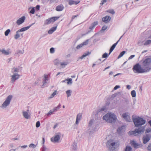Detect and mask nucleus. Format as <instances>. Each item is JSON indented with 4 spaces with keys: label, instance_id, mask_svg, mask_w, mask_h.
<instances>
[{
    "label": "nucleus",
    "instance_id": "f257e3e1",
    "mask_svg": "<svg viewBox=\"0 0 151 151\" xmlns=\"http://www.w3.org/2000/svg\"><path fill=\"white\" fill-rule=\"evenodd\" d=\"M142 66L147 72L151 70V58L146 57L142 62Z\"/></svg>",
    "mask_w": 151,
    "mask_h": 151
},
{
    "label": "nucleus",
    "instance_id": "f03ea898",
    "mask_svg": "<svg viewBox=\"0 0 151 151\" xmlns=\"http://www.w3.org/2000/svg\"><path fill=\"white\" fill-rule=\"evenodd\" d=\"M116 119V116L111 113L106 114L103 117L104 120H105L107 122L109 123H112Z\"/></svg>",
    "mask_w": 151,
    "mask_h": 151
},
{
    "label": "nucleus",
    "instance_id": "7ed1b4c3",
    "mask_svg": "<svg viewBox=\"0 0 151 151\" xmlns=\"http://www.w3.org/2000/svg\"><path fill=\"white\" fill-rule=\"evenodd\" d=\"M133 121L136 127H138L144 124L145 123V120L142 118L139 117L133 118Z\"/></svg>",
    "mask_w": 151,
    "mask_h": 151
},
{
    "label": "nucleus",
    "instance_id": "20e7f679",
    "mask_svg": "<svg viewBox=\"0 0 151 151\" xmlns=\"http://www.w3.org/2000/svg\"><path fill=\"white\" fill-rule=\"evenodd\" d=\"M133 70L135 73H142L147 72L144 68H142L139 63H137L133 68Z\"/></svg>",
    "mask_w": 151,
    "mask_h": 151
},
{
    "label": "nucleus",
    "instance_id": "39448f33",
    "mask_svg": "<svg viewBox=\"0 0 151 151\" xmlns=\"http://www.w3.org/2000/svg\"><path fill=\"white\" fill-rule=\"evenodd\" d=\"M106 146L111 151H113L116 147H118L119 144L113 142L112 140H110L107 141L106 143Z\"/></svg>",
    "mask_w": 151,
    "mask_h": 151
},
{
    "label": "nucleus",
    "instance_id": "423d86ee",
    "mask_svg": "<svg viewBox=\"0 0 151 151\" xmlns=\"http://www.w3.org/2000/svg\"><path fill=\"white\" fill-rule=\"evenodd\" d=\"M144 132V130L141 128L136 129L134 131H130L128 132L129 135L136 136Z\"/></svg>",
    "mask_w": 151,
    "mask_h": 151
},
{
    "label": "nucleus",
    "instance_id": "0eeeda50",
    "mask_svg": "<svg viewBox=\"0 0 151 151\" xmlns=\"http://www.w3.org/2000/svg\"><path fill=\"white\" fill-rule=\"evenodd\" d=\"M12 98V96L9 95L7 97L6 99L4 102L1 106L2 108H4L6 107L9 105Z\"/></svg>",
    "mask_w": 151,
    "mask_h": 151
},
{
    "label": "nucleus",
    "instance_id": "6e6552de",
    "mask_svg": "<svg viewBox=\"0 0 151 151\" xmlns=\"http://www.w3.org/2000/svg\"><path fill=\"white\" fill-rule=\"evenodd\" d=\"M28 29H20L18 30L16 32V34L14 36V38L16 39H17L19 38L20 35L22 36V34L20 32H22Z\"/></svg>",
    "mask_w": 151,
    "mask_h": 151
},
{
    "label": "nucleus",
    "instance_id": "1a4fd4ad",
    "mask_svg": "<svg viewBox=\"0 0 151 151\" xmlns=\"http://www.w3.org/2000/svg\"><path fill=\"white\" fill-rule=\"evenodd\" d=\"M25 19L26 17L24 16H23L19 18L16 22L17 25H19L22 24L24 22Z\"/></svg>",
    "mask_w": 151,
    "mask_h": 151
},
{
    "label": "nucleus",
    "instance_id": "9d476101",
    "mask_svg": "<svg viewBox=\"0 0 151 151\" xmlns=\"http://www.w3.org/2000/svg\"><path fill=\"white\" fill-rule=\"evenodd\" d=\"M60 138V137L59 135H57L55 136L52 137L51 138V140L52 142H57Z\"/></svg>",
    "mask_w": 151,
    "mask_h": 151
},
{
    "label": "nucleus",
    "instance_id": "9b49d317",
    "mask_svg": "<svg viewBox=\"0 0 151 151\" xmlns=\"http://www.w3.org/2000/svg\"><path fill=\"white\" fill-rule=\"evenodd\" d=\"M130 144L132 146H133L135 148H138L141 147V145L136 143V142L134 140L130 141Z\"/></svg>",
    "mask_w": 151,
    "mask_h": 151
},
{
    "label": "nucleus",
    "instance_id": "f8f14e48",
    "mask_svg": "<svg viewBox=\"0 0 151 151\" xmlns=\"http://www.w3.org/2000/svg\"><path fill=\"white\" fill-rule=\"evenodd\" d=\"M122 116L127 121L129 122L131 121V119L129 116L128 115V113L124 114Z\"/></svg>",
    "mask_w": 151,
    "mask_h": 151
},
{
    "label": "nucleus",
    "instance_id": "ddd939ff",
    "mask_svg": "<svg viewBox=\"0 0 151 151\" xmlns=\"http://www.w3.org/2000/svg\"><path fill=\"white\" fill-rule=\"evenodd\" d=\"M111 19V17L108 16H106L103 17L102 19V21L105 23L109 22Z\"/></svg>",
    "mask_w": 151,
    "mask_h": 151
},
{
    "label": "nucleus",
    "instance_id": "4468645a",
    "mask_svg": "<svg viewBox=\"0 0 151 151\" xmlns=\"http://www.w3.org/2000/svg\"><path fill=\"white\" fill-rule=\"evenodd\" d=\"M150 135L147 134L143 138V143L144 144L147 143L150 139Z\"/></svg>",
    "mask_w": 151,
    "mask_h": 151
},
{
    "label": "nucleus",
    "instance_id": "2eb2a0df",
    "mask_svg": "<svg viewBox=\"0 0 151 151\" xmlns=\"http://www.w3.org/2000/svg\"><path fill=\"white\" fill-rule=\"evenodd\" d=\"M20 76L18 74H14L12 76L11 81L12 83H14V82L17 79H18Z\"/></svg>",
    "mask_w": 151,
    "mask_h": 151
},
{
    "label": "nucleus",
    "instance_id": "dca6fc26",
    "mask_svg": "<svg viewBox=\"0 0 151 151\" xmlns=\"http://www.w3.org/2000/svg\"><path fill=\"white\" fill-rule=\"evenodd\" d=\"M80 2V1H75L72 0H70L68 1V4L69 5H71L73 4L76 5Z\"/></svg>",
    "mask_w": 151,
    "mask_h": 151
},
{
    "label": "nucleus",
    "instance_id": "f3484780",
    "mask_svg": "<svg viewBox=\"0 0 151 151\" xmlns=\"http://www.w3.org/2000/svg\"><path fill=\"white\" fill-rule=\"evenodd\" d=\"M119 40H119L116 43L114 44L111 47L109 50V54H110L114 49Z\"/></svg>",
    "mask_w": 151,
    "mask_h": 151
},
{
    "label": "nucleus",
    "instance_id": "a211bd4d",
    "mask_svg": "<svg viewBox=\"0 0 151 151\" xmlns=\"http://www.w3.org/2000/svg\"><path fill=\"white\" fill-rule=\"evenodd\" d=\"M64 7L63 5H60L57 6L56 8V10L58 11H61L63 10Z\"/></svg>",
    "mask_w": 151,
    "mask_h": 151
},
{
    "label": "nucleus",
    "instance_id": "6ab92c4d",
    "mask_svg": "<svg viewBox=\"0 0 151 151\" xmlns=\"http://www.w3.org/2000/svg\"><path fill=\"white\" fill-rule=\"evenodd\" d=\"M23 114L24 117L27 119H28L30 117V115L26 111H23Z\"/></svg>",
    "mask_w": 151,
    "mask_h": 151
},
{
    "label": "nucleus",
    "instance_id": "aec40b11",
    "mask_svg": "<svg viewBox=\"0 0 151 151\" xmlns=\"http://www.w3.org/2000/svg\"><path fill=\"white\" fill-rule=\"evenodd\" d=\"M82 117V114H78L77 118H76V124H78V122L81 119V118Z\"/></svg>",
    "mask_w": 151,
    "mask_h": 151
},
{
    "label": "nucleus",
    "instance_id": "412c9836",
    "mask_svg": "<svg viewBox=\"0 0 151 151\" xmlns=\"http://www.w3.org/2000/svg\"><path fill=\"white\" fill-rule=\"evenodd\" d=\"M98 24V22L96 21L92 23L90 27L89 28H93L95 27V26Z\"/></svg>",
    "mask_w": 151,
    "mask_h": 151
},
{
    "label": "nucleus",
    "instance_id": "4be33fe9",
    "mask_svg": "<svg viewBox=\"0 0 151 151\" xmlns=\"http://www.w3.org/2000/svg\"><path fill=\"white\" fill-rule=\"evenodd\" d=\"M54 20H53L52 17L50 19H47L45 22V23L47 24H49L52 22H54Z\"/></svg>",
    "mask_w": 151,
    "mask_h": 151
},
{
    "label": "nucleus",
    "instance_id": "5701e85b",
    "mask_svg": "<svg viewBox=\"0 0 151 151\" xmlns=\"http://www.w3.org/2000/svg\"><path fill=\"white\" fill-rule=\"evenodd\" d=\"M91 53V52H87V53H84L82 56H81L80 58L81 59H82L84 57H86V56L90 54Z\"/></svg>",
    "mask_w": 151,
    "mask_h": 151
},
{
    "label": "nucleus",
    "instance_id": "b1692460",
    "mask_svg": "<svg viewBox=\"0 0 151 151\" xmlns=\"http://www.w3.org/2000/svg\"><path fill=\"white\" fill-rule=\"evenodd\" d=\"M31 9V10L29 11V13L32 14H34L35 12V7H29L28 9V10H30V9Z\"/></svg>",
    "mask_w": 151,
    "mask_h": 151
},
{
    "label": "nucleus",
    "instance_id": "393cba45",
    "mask_svg": "<svg viewBox=\"0 0 151 151\" xmlns=\"http://www.w3.org/2000/svg\"><path fill=\"white\" fill-rule=\"evenodd\" d=\"M0 51L3 54L5 55H8L9 54V52L6 51L5 50L2 49L0 50Z\"/></svg>",
    "mask_w": 151,
    "mask_h": 151
},
{
    "label": "nucleus",
    "instance_id": "a878e982",
    "mask_svg": "<svg viewBox=\"0 0 151 151\" xmlns=\"http://www.w3.org/2000/svg\"><path fill=\"white\" fill-rule=\"evenodd\" d=\"M68 63L67 62H62L60 63V66L61 67L63 68L65 67V66Z\"/></svg>",
    "mask_w": 151,
    "mask_h": 151
},
{
    "label": "nucleus",
    "instance_id": "bb28decb",
    "mask_svg": "<svg viewBox=\"0 0 151 151\" xmlns=\"http://www.w3.org/2000/svg\"><path fill=\"white\" fill-rule=\"evenodd\" d=\"M125 128V127L124 126H122L121 127H119L118 128L117 131L118 132L120 133V132H122V130L123 129H124Z\"/></svg>",
    "mask_w": 151,
    "mask_h": 151
},
{
    "label": "nucleus",
    "instance_id": "cd10ccee",
    "mask_svg": "<svg viewBox=\"0 0 151 151\" xmlns=\"http://www.w3.org/2000/svg\"><path fill=\"white\" fill-rule=\"evenodd\" d=\"M125 51H124L121 52L118 57V59H119L122 57L125 53Z\"/></svg>",
    "mask_w": 151,
    "mask_h": 151
},
{
    "label": "nucleus",
    "instance_id": "c85d7f7f",
    "mask_svg": "<svg viewBox=\"0 0 151 151\" xmlns=\"http://www.w3.org/2000/svg\"><path fill=\"white\" fill-rule=\"evenodd\" d=\"M71 91L70 90H68L66 91V93L67 95V97H69L71 95Z\"/></svg>",
    "mask_w": 151,
    "mask_h": 151
},
{
    "label": "nucleus",
    "instance_id": "c756f323",
    "mask_svg": "<svg viewBox=\"0 0 151 151\" xmlns=\"http://www.w3.org/2000/svg\"><path fill=\"white\" fill-rule=\"evenodd\" d=\"M132 148L130 146H127L125 149V151H132Z\"/></svg>",
    "mask_w": 151,
    "mask_h": 151
},
{
    "label": "nucleus",
    "instance_id": "7c9ffc66",
    "mask_svg": "<svg viewBox=\"0 0 151 151\" xmlns=\"http://www.w3.org/2000/svg\"><path fill=\"white\" fill-rule=\"evenodd\" d=\"M131 95L133 97H134L136 96V92L134 90H133L131 93Z\"/></svg>",
    "mask_w": 151,
    "mask_h": 151
},
{
    "label": "nucleus",
    "instance_id": "2f4dec72",
    "mask_svg": "<svg viewBox=\"0 0 151 151\" xmlns=\"http://www.w3.org/2000/svg\"><path fill=\"white\" fill-rule=\"evenodd\" d=\"M107 12H109L112 14H114L115 13L113 9L109 10L106 11Z\"/></svg>",
    "mask_w": 151,
    "mask_h": 151
},
{
    "label": "nucleus",
    "instance_id": "473e14b6",
    "mask_svg": "<svg viewBox=\"0 0 151 151\" xmlns=\"http://www.w3.org/2000/svg\"><path fill=\"white\" fill-rule=\"evenodd\" d=\"M68 81L67 83L68 84H71L72 83V79L71 78H69L66 79Z\"/></svg>",
    "mask_w": 151,
    "mask_h": 151
},
{
    "label": "nucleus",
    "instance_id": "72a5a7b5",
    "mask_svg": "<svg viewBox=\"0 0 151 151\" xmlns=\"http://www.w3.org/2000/svg\"><path fill=\"white\" fill-rule=\"evenodd\" d=\"M50 76L49 75L45 74L44 75V78H45V83H46V81L48 80V78L49 76Z\"/></svg>",
    "mask_w": 151,
    "mask_h": 151
},
{
    "label": "nucleus",
    "instance_id": "f704fd0d",
    "mask_svg": "<svg viewBox=\"0 0 151 151\" xmlns=\"http://www.w3.org/2000/svg\"><path fill=\"white\" fill-rule=\"evenodd\" d=\"M150 43H151V40H147L145 42L144 45H147Z\"/></svg>",
    "mask_w": 151,
    "mask_h": 151
},
{
    "label": "nucleus",
    "instance_id": "c9c22d12",
    "mask_svg": "<svg viewBox=\"0 0 151 151\" xmlns=\"http://www.w3.org/2000/svg\"><path fill=\"white\" fill-rule=\"evenodd\" d=\"M56 29H51L49 30L48 32V33L49 34H51Z\"/></svg>",
    "mask_w": 151,
    "mask_h": 151
},
{
    "label": "nucleus",
    "instance_id": "e433bc0d",
    "mask_svg": "<svg viewBox=\"0 0 151 151\" xmlns=\"http://www.w3.org/2000/svg\"><path fill=\"white\" fill-rule=\"evenodd\" d=\"M10 31L9 29H7L5 32V36H7L9 33L10 32Z\"/></svg>",
    "mask_w": 151,
    "mask_h": 151
},
{
    "label": "nucleus",
    "instance_id": "4c0bfd02",
    "mask_svg": "<svg viewBox=\"0 0 151 151\" xmlns=\"http://www.w3.org/2000/svg\"><path fill=\"white\" fill-rule=\"evenodd\" d=\"M88 42L89 40H87L85 41V42L82 43L83 46L87 45L88 44Z\"/></svg>",
    "mask_w": 151,
    "mask_h": 151
},
{
    "label": "nucleus",
    "instance_id": "58836bf2",
    "mask_svg": "<svg viewBox=\"0 0 151 151\" xmlns=\"http://www.w3.org/2000/svg\"><path fill=\"white\" fill-rule=\"evenodd\" d=\"M83 46L82 43L78 45L76 47V48L77 49H79L81 48V47H83Z\"/></svg>",
    "mask_w": 151,
    "mask_h": 151
},
{
    "label": "nucleus",
    "instance_id": "ea45409f",
    "mask_svg": "<svg viewBox=\"0 0 151 151\" xmlns=\"http://www.w3.org/2000/svg\"><path fill=\"white\" fill-rule=\"evenodd\" d=\"M34 24H35V23H32V24H31L30 25H29V26H27V27H24L22 28H23V29H28V28H29L30 27H31V26H32Z\"/></svg>",
    "mask_w": 151,
    "mask_h": 151
},
{
    "label": "nucleus",
    "instance_id": "a19ab883",
    "mask_svg": "<svg viewBox=\"0 0 151 151\" xmlns=\"http://www.w3.org/2000/svg\"><path fill=\"white\" fill-rule=\"evenodd\" d=\"M40 125V122L39 121H37L36 124V127L37 128L39 127Z\"/></svg>",
    "mask_w": 151,
    "mask_h": 151
},
{
    "label": "nucleus",
    "instance_id": "79ce46f5",
    "mask_svg": "<svg viewBox=\"0 0 151 151\" xmlns=\"http://www.w3.org/2000/svg\"><path fill=\"white\" fill-rule=\"evenodd\" d=\"M54 51H55V50H54V49L52 47L50 49V52L51 53H53L54 52Z\"/></svg>",
    "mask_w": 151,
    "mask_h": 151
},
{
    "label": "nucleus",
    "instance_id": "37998d69",
    "mask_svg": "<svg viewBox=\"0 0 151 151\" xmlns=\"http://www.w3.org/2000/svg\"><path fill=\"white\" fill-rule=\"evenodd\" d=\"M108 57V54L107 53H105L103 54L102 56L103 58H106Z\"/></svg>",
    "mask_w": 151,
    "mask_h": 151
},
{
    "label": "nucleus",
    "instance_id": "c03bdc74",
    "mask_svg": "<svg viewBox=\"0 0 151 151\" xmlns=\"http://www.w3.org/2000/svg\"><path fill=\"white\" fill-rule=\"evenodd\" d=\"M56 91H55L54 92H53L52 94L51 95L50 98H52L56 94Z\"/></svg>",
    "mask_w": 151,
    "mask_h": 151
},
{
    "label": "nucleus",
    "instance_id": "a18cd8bd",
    "mask_svg": "<svg viewBox=\"0 0 151 151\" xmlns=\"http://www.w3.org/2000/svg\"><path fill=\"white\" fill-rule=\"evenodd\" d=\"M53 112H54V111H53V110H50L47 113V115H51L52 114Z\"/></svg>",
    "mask_w": 151,
    "mask_h": 151
},
{
    "label": "nucleus",
    "instance_id": "49530a36",
    "mask_svg": "<svg viewBox=\"0 0 151 151\" xmlns=\"http://www.w3.org/2000/svg\"><path fill=\"white\" fill-rule=\"evenodd\" d=\"M107 0H102L101 3H100V4L101 5H103V4L105 3L106 2Z\"/></svg>",
    "mask_w": 151,
    "mask_h": 151
},
{
    "label": "nucleus",
    "instance_id": "de8ad7c7",
    "mask_svg": "<svg viewBox=\"0 0 151 151\" xmlns=\"http://www.w3.org/2000/svg\"><path fill=\"white\" fill-rule=\"evenodd\" d=\"M147 149L149 151H151V144H150L148 146Z\"/></svg>",
    "mask_w": 151,
    "mask_h": 151
},
{
    "label": "nucleus",
    "instance_id": "09e8293b",
    "mask_svg": "<svg viewBox=\"0 0 151 151\" xmlns=\"http://www.w3.org/2000/svg\"><path fill=\"white\" fill-rule=\"evenodd\" d=\"M50 4L54 3L56 2V0H49Z\"/></svg>",
    "mask_w": 151,
    "mask_h": 151
},
{
    "label": "nucleus",
    "instance_id": "8fccbe9b",
    "mask_svg": "<svg viewBox=\"0 0 151 151\" xmlns=\"http://www.w3.org/2000/svg\"><path fill=\"white\" fill-rule=\"evenodd\" d=\"M36 147L35 145L33 144H31L29 145V147Z\"/></svg>",
    "mask_w": 151,
    "mask_h": 151
},
{
    "label": "nucleus",
    "instance_id": "3c124183",
    "mask_svg": "<svg viewBox=\"0 0 151 151\" xmlns=\"http://www.w3.org/2000/svg\"><path fill=\"white\" fill-rule=\"evenodd\" d=\"M59 109L57 107H55L53 109V111H56L58 110Z\"/></svg>",
    "mask_w": 151,
    "mask_h": 151
},
{
    "label": "nucleus",
    "instance_id": "603ef678",
    "mask_svg": "<svg viewBox=\"0 0 151 151\" xmlns=\"http://www.w3.org/2000/svg\"><path fill=\"white\" fill-rule=\"evenodd\" d=\"M59 17H52V18H53V20H54V22L57 20V19H58Z\"/></svg>",
    "mask_w": 151,
    "mask_h": 151
},
{
    "label": "nucleus",
    "instance_id": "864d4df0",
    "mask_svg": "<svg viewBox=\"0 0 151 151\" xmlns=\"http://www.w3.org/2000/svg\"><path fill=\"white\" fill-rule=\"evenodd\" d=\"M36 9L37 10H39L40 8V6L39 5H37V6H36Z\"/></svg>",
    "mask_w": 151,
    "mask_h": 151
},
{
    "label": "nucleus",
    "instance_id": "5fc2aeb1",
    "mask_svg": "<svg viewBox=\"0 0 151 151\" xmlns=\"http://www.w3.org/2000/svg\"><path fill=\"white\" fill-rule=\"evenodd\" d=\"M135 55H132L130 56L129 58V59H131L133 58L134 57Z\"/></svg>",
    "mask_w": 151,
    "mask_h": 151
},
{
    "label": "nucleus",
    "instance_id": "6e6d98bb",
    "mask_svg": "<svg viewBox=\"0 0 151 151\" xmlns=\"http://www.w3.org/2000/svg\"><path fill=\"white\" fill-rule=\"evenodd\" d=\"M120 87L119 86H116L114 88V89L115 90L116 89H118V88H119Z\"/></svg>",
    "mask_w": 151,
    "mask_h": 151
},
{
    "label": "nucleus",
    "instance_id": "4d7b16f0",
    "mask_svg": "<svg viewBox=\"0 0 151 151\" xmlns=\"http://www.w3.org/2000/svg\"><path fill=\"white\" fill-rule=\"evenodd\" d=\"M146 132L147 133L151 132V129H147Z\"/></svg>",
    "mask_w": 151,
    "mask_h": 151
},
{
    "label": "nucleus",
    "instance_id": "13d9d810",
    "mask_svg": "<svg viewBox=\"0 0 151 151\" xmlns=\"http://www.w3.org/2000/svg\"><path fill=\"white\" fill-rule=\"evenodd\" d=\"M127 88L128 89H129L131 88L130 86L129 85H127Z\"/></svg>",
    "mask_w": 151,
    "mask_h": 151
},
{
    "label": "nucleus",
    "instance_id": "bf43d9fd",
    "mask_svg": "<svg viewBox=\"0 0 151 151\" xmlns=\"http://www.w3.org/2000/svg\"><path fill=\"white\" fill-rule=\"evenodd\" d=\"M18 71V69L17 68H14V72H17Z\"/></svg>",
    "mask_w": 151,
    "mask_h": 151
},
{
    "label": "nucleus",
    "instance_id": "052dcab7",
    "mask_svg": "<svg viewBox=\"0 0 151 151\" xmlns=\"http://www.w3.org/2000/svg\"><path fill=\"white\" fill-rule=\"evenodd\" d=\"M77 16H78V15H75V16H73L72 17V19H73L75 17H76Z\"/></svg>",
    "mask_w": 151,
    "mask_h": 151
},
{
    "label": "nucleus",
    "instance_id": "680f3d73",
    "mask_svg": "<svg viewBox=\"0 0 151 151\" xmlns=\"http://www.w3.org/2000/svg\"><path fill=\"white\" fill-rule=\"evenodd\" d=\"M57 107L58 108V109H59L61 107V105L60 104H59V105H58V106Z\"/></svg>",
    "mask_w": 151,
    "mask_h": 151
},
{
    "label": "nucleus",
    "instance_id": "e2e57ef3",
    "mask_svg": "<svg viewBox=\"0 0 151 151\" xmlns=\"http://www.w3.org/2000/svg\"><path fill=\"white\" fill-rule=\"evenodd\" d=\"M110 66H108V67H106V68H105V69H104V70H106V69H108V68H110Z\"/></svg>",
    "mask_w": 151,
    "mask_h": 151
},
{
    "label": "nucleus",
    "instance_id": "0e129e2a",
    "mask_svg": "<svg viewBox=\"0 0 151 151\" xmlns=\"http://www.w3.org/2000/svg\"><path fill=\"white\" fill-rule=\"evenodd\" d=\"M107 26H103L102 28V29H103V28H107Z\"/></svg>",
    "mask_w": 151,
    "mask_h": 151
},
{
    "label": "nucleus",
    "instance_id": "69168bd1",
    "mask_svg": "<svg viewBox=\"0 0 151 151\" xmlns=\"http://www.w3.org/2000/svg\"><path fill=\"white\" fill-rule=\"evenodd\" d=\"M113 74V72H112V71H111L109 73V74L110 75H112V74Z\"/></svg>",
    "mask_w": 151,
    "mask_h": 151
},
{
    "label": "nucleus",
    "instance_id": "338daca9",
    "mask_svg": "<svg viewBox=\"0 0 151 151\" xmlns=\"http://www.w3.org/2000/svg\"><path fill=\"white\" fill-rule=\"evenodd\" d=\"M57 126V124H56V125H55L54 126L53 128H54V129Z\"/></svg>",
    "mask_w": 151,
    "mask_h": 151
},
{
    "label": "nucleus",
    "instance_id": "774afa93",
    "mask_svg": "<svg viewBox=\"0 0 151 151\" xmlns=\"http://www.w3.org/2000/svg\"><path fill=\"white\" fill-rule=\"evenodd\" d=\"M149 124H150V126H151V120L149 122Z\"/></svg>",
    "mask_w": 151,
    "mask_h": 151
}]
</instances>
